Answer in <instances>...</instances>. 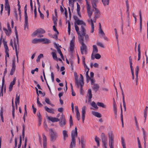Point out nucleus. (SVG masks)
<instances>
[{
	"mask_svg": "<svg viewBox=\"0 0 148 148\" xmlns=\"http://www.w3.org/2000/svg\"><path fill=\"white\" fill-rule=\"evenodd\" d=\"M108 139L105 135H103L101 138V141L103 148H108V142L110 148H114V136L112 132L108 133Z\"/></svg>",
	"mask_w": 148,
	"mask_h": 148,
	"instance_id": "obj_1",
	"label": "nucleus"
},
{
	"mask_svg": "<svg viewBox=\"0 0 148 148\" xmlns=\"http://www.w3.org/2000/svg\"><path fill=\"white\" fill-rule=\"evenodd\" d=\"M74 76L76 84L78 87L80 86L81 87V90H82V88L84 84L83 80V77L82 75L81 74H80V77L79 80L78 79V75H77V73L75 72L74 73Z\"/></svg>",
	"mask_w": 148,
	"mask_h": 148,
	"instance_id": "obj_2",
	"label": "nucleus"
},
{
	"mask_svg": "<svg viewBox=\"0 0 148 148\" xmlns=\"http://www.w3.org/2000/svg\"><path fill=\"white\" fill-rule=\"evenodd\" d=\"M45 31L42 28H39L35 32H34L32 34V37H35L38 36V37H43V36L41 34L45 33Z\"/></svg>",
	"mask_w": 148,
	"mask_h": 148,
	"instance_id": "obj_3",
	"label": "nucleus"
},
{
	"mask_svg": "<svg viewBox=\"0 0 148 148\" xmlns=\"http://www.w3.org/2000/svg\"><path fill=\"white\" fill-rule=\"evenodd\" d=\"M79 41L81 44V46L80 47V51L81 53L82 54H86L87 53V49L86 46L83 42V38H82V41L80 40H79Z\"/></svg>",
	"mask_w": 148,
	"mask_h": 148,
	"instance_id": "obj_4",
	"label": "nucleus"
},
{
	"mask_svg": "<svg viewBox=\"0 0 148 148\" xmlns=\"http://www.w3.org/2000/svg\"><path fill=\"white\" fill-rule=\"evenodd\" d=\"M89 0H86V8L88 17L90 18L92 15L93 11L91 8L90 4L88 3Z\"/></svg>",
	"mask_w": 148,
	"mask_h": 148,
	"instance_id": "obj_5",
	"label": "nucleus"
},
{
	"mask_svg": "<svg viewBox=\"0 0 148 148\" xmlns=\"http://www.w3.org/2000/svg\"><path fill=\"white\" fill-rule=\"evenodd\" d=\"M50 136L51 140L52 141H55L57 139L58 136L57 133L56 131H54L52 129L49 130Z\"/></svg>",
	"mask_w": 148,
	"mask_h": 148,
	"instance_id": "obj_6",
	"label": "nucleus"
},
{
	"mask_svg": "<svg viewBox=\"0 0 148 148\" xmlns=\"http://www.w3.org/2000/svg\"><path fill=\"white\" fill-rule=\"evenodd\" d=\"M93 8L94 9V19L96 20L97 18L101 17V15L99 10L96 7ZM92 10L93 11V10Z\"/></svg>",
	"mask_w": 148,
	"mask_h": 148,
	"instance_id": "obj_7",
	"label": "nucleus"
},
{
	"mask_svg": "<svg viewBox=\"0 0 148 148\" xmlns=\"http://www.w3.org/2000/svg\"><path fill=\"white\" fill-rule=\"evenodd\" d=\"M77 25H81L80 28V30L82 31L84 30L86 26V23L82 20H79L77 21L76 22H75Z\"/></svg>",
	"mask_w": 148,
	"mask_h": 148,
	"instance_id": "obj_8",
	"label": "nucleus"
},
{
	"mask_svg": "<svg viewBox=\"0 0 148 148\" xmlns=\"http://www.w3.org/2000/svg\"><path fill=\"white\" fill-rule=\"evenodd\" d=\"M74 27L75 30L78 34V40H82V38H83L81 34V31H79V28L76 24L74 23Z\"/></svg>",
	"mask_w": 148,
	"mask_h": 148,
	"instance_id": "obj_9",
	"label": "nucleus"
},
{
	"mask_svg": "<svg viewBox=\"0 0 148 148\" xmlns=\"http://www.w3.org/2000/svg\"><path fill=\"white\" fill-rule=\"evenodd\" d=\"M7 29L3 28V30L7 35L9 36L12 33V30L9 23H7Z\"/></svg>",
	"mask_w": 148,
	"mask_h": 148,
	"instance_id": "obj_10",
	"label": "nucleus"
},
{
	"mask_svg": "<svg viewBox=\"0 0 148 148\" xmlns=\"http://www.w3.org/2000/svg\"><path fill=\"white\" fill-rule=\"evenodd\" d=\"M60 121L59 123V124L60 126H64L66 123V120L64 116L62 114L59 120Z\"/></svg>",
	"mask_w": 148,
	"mask_h": 148,
	"instance_id": "obj_11",
	"label": "nucleus"
},
{
	"mask_svg": "<svg viewBox=\"0 0 148 148\" xmlns=\"http://www.w3.org/2000/svg\"><path fill=\"white\" fill-rule=\"evenodd\" d=\"M88 22L90 24L91 27V33H93L94 29V23H96V21L92 19H90L88 20Z\"/></svg>",
	"mask_w": 148,
	"mask_h": 148,
	"instance_id": "obj_12",
	"label": "nucleus"
},
{
	"mask_svg": "<svg viewBox=\"0 0 148 148\" xmlns=\"http://www.w3.org/2000/svg\"><path fill=\"white\" fill-rule=\"evenodd\" d=\"M129 63L130 65V67L131 70V72L132 77V79H134V69L132 66V59L131 58V57H130L129 58Z\"/></svg>",
	"mask_w": 148,
	"mask_h": 148,
	"instance_id": "obj_13",
	"label": "nucleus"
},
{
	"mask_svg": "<svg viewBox=\"0 0 148 148\" xmlns=\"http://www.w3.org/2000/svg\"><path fill=\"white\" fill-rule=\"evenodd\" d=\"M4 89V91H5V86H4V79L3 78L2 79V85L1 87V90L0 93V96H3V91Z\"/></svg>",
	"mask_w": 148,
	"mask_h": 148,
	"instance_id": "obj_14",
	"label": "nucleus"
},
{
	"mask_svg": "<svg viewBox=\"0 0 148 148\" xmlns=\"http://www.w3.org/2000/svg\"><path fill=\"white\" fill-rule=\"evenodd\" d=\"M86 106H84L82 108V116L83 122H84L85 119V114L86 113Z\"/></svg>",
	"mask_w": 148,
	"mask_h": 148,
	"instance_id": "obj_15",
	"label": "nucleus"
},
{
	"mask_svg": "<svg viewBox=\"0 0 148 148\" xmlns=\"http://www.w3.org/2000/svg\"><path fill=\"white\" fill-rule=\"evenodd\" d=\"M5 9L6 10L8 11V15H9L10 14V8L8 0H5Z\"/></svg>",
	"mask_w": 148,
	"mask_h": 148,
	"instance_id": "obj_16",
	"label": "nucleus"
},
{
	"mask_svg": "<svg viewBox=\"0 0 148 148\" xmlns=\"http://www.w3.org/2000/svg\"><path fill=\"white\" fill-rule=\"evenodd\" d=\"M62 134L63 139L64 141H65L69 137V135L68 133V132L66 130H63L62 131Z\"/></svg>",
	"mask_w": 148,
	"mask_h": 148,
	"instance_id": "obj_17",
	"label": "nucleus"
},
{
	"mask_svg": "<svg viewBox=\"0 0 148 148\" xmlns=\"http://www.w3.org/2000/svg\"><path fill=\"white\" fill-rule=\"evenodd\" d=\"M77 128L76 127H75V130H73L71 132L72 139H75V137L77 136Z\"/></svg>",
	"mask_w": 148,
	"mask_h": 148,
	"instance_id": "obj_18",
	"label": "nucleus"
},
{
	"mask_svg": "<svg viewBox=\"0 0 148 148\" xmlns=\"http://www.w3.org/2000/svg\"><path fill=\"white\" fill-rule=\"evenodd\" d=\"M81 34L83 38V36L85 37V38L86 40H88L89 39V36L88 34H86V29L81 31Z\"/></svg>",
	"mask_w": 148,
	"mask_h": 148,
	"instance_id": "obj_19",
	"label": "nucleus"
},
{
	"mask_svg": "<svg viewBox=\"0 0 148 148\" xmlns=\"http://www.w3.org/2000/svg\"><path fill=\"white\" fill-rule=\"evenodd\" d=\"M43 148H47V138L44 134H42Z\"/></svg>",
	"mask_w": 148,
	"mask_h": 148,
	"instance_id": "obj_20",
	"label": "nucleus"
},
{
	"mask_svg": "<svg viewBox=\"0 0 148 148\" xmlns=\"http://www.w3.org/2000/svg\"><path fill=\"white\" fill-rule=\"evenodd\" d=\"M16 81V77H15L14 78L12 81L10 82L9 85V89L10 91H12V89L13 85L15 84Z\"/></svg>",
	"mask_w": 148,
	"mask_h": 148,
	"instance_id": "obj_21",
	"label": "nucleus"
},
{
	"mask_svg": "<svg viewBox=\"0 0 148 148\" xmlns=\"http://www.w3.org/2000/svg\"><path fill=\"white\" fill-rule=\"evenodd\" d=\"M47 119L52 122H57L59 121V119L58 118L55 117H53L52 116H48Z\"/></svg>",
	"mask_w": 148,
	"mask_h": 148,
	"instance_id": "obj_22",
	"label": "nucleus"
},
{
	"mask_svg": "<svg viewBox=\"0 0 148 148\" xmlns=\"http://www.w3.org/2000/svg\"><path fill=\"white\" fill-rule=\"evenodd\" d=\"M101 57V56L99 53H96L93 55H92L91 58L93 60L95 58L97 59H100Z\"/></svg>",
	"mask_w": 148,
	"mask_h": 148,
	"instance_id": "obj_23",
	"label": "nucleus"
},
{
	"mask_svg": "<svg viewBox=\"0 0 148 148\" xmlns=\"http://www.w3.org/2000/svg\"><path fill=\"white\" fill-rule=\"evenodd\" d=\"M87 97L88 98V101L90 102L91 101V99L92 97V95L91 93V90L90 89H89L88 91L87 94Z\"/></svg>",
	"mask_w": 148,
	"mask_h": 148,
	"instance_id": "obj_24",
	"label": "nucleus"
},
{
	"mask_svg": "<svg viewBox=\"0 0 148 148\" xmlns=\"http://www.w3.org/2000/svg\"><path fill=\"white\" fill-rule=\"evenodd\" d=\"M55 16H53V22L54 23V25H57V12L56 11H55Z\"/></svg>",
	"mask_w": 148,
	"mask_h": 148,
	"instance_id": "obj_25",
	"label": "nucleus"
},
{
	"mask_svg": "<svg viewBox=\"0 0 148 148\" xmlns=\"http://www.w3.org/2000/svg\"><path fill=\"white\" fill-rule=\"evenodd\" d=\"M75 145V139H71L69 148H73Z\"/></svg>",
	"mask_w": 148,
	"mask_h": 148,
	"instance_id": "obj_26",
	"label": "nucleus"
},
{
	"mask_svg": "<svg viewBox=\"0 0 148 148\" xmlns=\"http://www.w3.org/2000/svg\"><path fill=\"white\" fill-rule=\"evenodd\" d=\"M74 48V42L73 41H71L70 44V51L71 52L73 51Z\"/></svg>",
	"mask_w": 148,
	"mask_h": 148,
	"instance_id": "obj_27",
	"label": "nucleus"
},
{
	"mask_svg": "<svg viewBox=\"0 0 148 148\" xmlns=\"http://www.w3.org/2000/svg\"><path fill=\"white\" fill-rule=\"evenodd\" d=\"M45 110L48 112L52 114H54V109L53 108H49L47 106H45Z\"/></svg>",
	"mask_w": 148,
	"mask_h": 148,
	"instance_id": "obj_28",
	"label": "nucleus"
},
{
	"mask_svg": "<svg viewBox=\"0 0 148 148\" xmlns=\"http://www.w3.org/2000/svg\"><path fill=\"white\" fill-rule=\"evenodd\" d=\"M40 42H43L44 44H48L50 42V41L46 38H40Z\"/></svg>",
	"mask_w": 148,
	"mask_h": 148,
	"instance_id": "obj_29",
	"label": "nucleus"
},
{
	"mask_svg": "<svg viewBox=\"0 0 148 148\" xmlns=\"http://www.w3.org/2000/svg\"><path fill=\"white\" fill-rule=\"evenodd\" d=\"M98 2V0H91V4L93 8H96L97 4Z\"/></svg>",
	"mask_w": 148,
	"mask_h": 148,
	"instance_id": "obj_30",
	"label": "nucleus"
},
{
	"mask_svg": "<svg viewBox=\"0 0 148 148\" xmlns=\"http://www.w3.org/2000/svg\"><path fill=\"white\" fill-rule=\"evenodd\" d=\"M19 100H20V97L19 96H18L17 94L16 95V97L15 99V106L16 107V109H17V104H19Z\"/></svg>",
	"mask_w": 148,
	"mask_h": 148,
	"instance_id": "obj_31",
	"label": "nucleus"
},
{
	"mask_svg": "<svg viewBox=\"0 0 148 148\" xmlns=\"http://www.w3.org/2000/svg\"><path fill=\"white\" fill-rule=\"evenodd\" d=\"M92 113L94 116L98 118H100L101 116V114L98 112L93 111L92 112Z\"/></svg>",
	"mask_w": 148,
	"mask_h": 148,
	"instance_id": "obj_32",
	"label": "nucleus"
},
{
	"mask_svg": "<svg viewBox=\"0 0 148 148\" xmlns=\"http://www.w3.org/2000/svg\"><path fill=\"white\" fill-rule=\"evenodd\" d=\"M28 17H25L24 28L25 30L28 29Z\"/></svg>",
	"mask_w": 148,
	"mask_h": 148,
	"instance_id": "obj_33",
	"label": "nucleus"
},
{
	"mask_svg": "<svg viewBox=\"0 0 148 148\" xmlns=\"http://www.w3.org/2000/svg\"><path fill=\"white\" fill-rule=\"evenodd\" d=\"M98 50L97 46L96 45L93 46V51L92 55H93L98 52Z\"/></svg>",
	"mask_w": 148,
	"mask_h": 148,
	"instance_id": "obj_34",
	"label": "nucleus"
},
{
	"mask_svg": "<svg viewBox=\"0 0 148 148\" xmlns=\"http://www.w3.org/2000/svg\"><path fill=\"white\" fill-rule=\"evenodd\" d=\"M148 109V107L146 106L145 109L144 110V117L145 118V121L147 116V112Z\"/></svg>",
	"mask_w": 148,
	"mask_h": 148,
	"instance_id": "obj_35",
	"label": "nucleus"
},
{
	"mask_svg": "<svg viewBox=\"0 0 148 148\" xmlns=\"http://www.w3.org/2000/svg\"><path fill=\"white\" fill-rule=\"evenodd\" d=\"M16 57V58L15 57H13L12 60V66H16L15 64L16 61L17 62H18V58H17V57Z\"/></svg>",
	"mask_w": 148,
	"mask_h": 148,
	"instance_id": "obj_36",
	"label": "nucleus"
},
{
	"mask_svg": "<svg viewBox=\"0 0 148 148\" xmlns=\"http://www.w3.org/2000/svg\"><path fill=\"white\" fill-rule=\"evenodd\" d=\"M90 66L91 68H92L93 66L95 68H98L99 67V65L97 63H93L91 62L90 64Z\"/></svg>",
	"mask_w": 148,
	"mask_h": 148,
	"instance_id": "obj_37",
	"label": "nucleus"
},
{
	"mask_svg": "<svg viewBox=\"0 0 148 148\" xmlns=\"http://www.w3.org/2000/svg\"><path fill=\"white\" fill-rule=\"evenodd\" d=\"M138 59H137L138 61H139L140 59V46L139 45H138Z\"/></svg>",
	"mask_w": 148,
	"mask_h": 148,
	"instance_id": "obj_38",
	"label": "nucleus"
},
{
	"mask_svg": "<svg viewBox=\"0 0 148 148\" xmlns=\"http://www.w3.org/2000/svg\"><path fill=\"white\" fill-rule=\"evenodd\" d=\"M77 13L78 15L80 17H81V15L79 11L80 10V6L79 5L78 3H77Z\"/></svg>",
	"mask_w": 148,
	"mask_h": 148,
	"instance_id": "obj_39",
	"label": "nucleus"
},
{
	"mask_svg": "<svg viewBox=\"0 0 148 148\" xmlns=\"http://www.w3.org/2000/svg\"><path fill=\"white\" fill-rule=\"evenodd\" d=\"M16 66H12V69L10 71V75H12L14 74L16 70Z\"/></svg>",
	"mask_w": 148,
	"mask_h": 148,
	"instance_id": "obj_40",
	"label": "nucleus"
},
{
	"mask_svg": "<svg viewBox=\"0 0 148 148\" xmlns=\"http://www.w3.org/2000/svg\"><path fill=\"white\" fill-rule=\"evenodd\" d=\"M3 42L4 44V48L5 49V52L8 51L9 50L6 42L3 39Z\"/></svg>",
	"mask_w": 148,
	"mask_h": 148,
	"instance_id": "obj_41",
	"label": "nucleus"
},
{
	"mask_svg": "<svg viewBox=\"0 0 148 148\" xmlns=\"http://www.w3.org/2000/svg\"><path fill=\"white\" fill-rule=\"evenodd\" d=\"M97 105L103 108H105L106 107V105L101 102H98L97 103Z\"/></svg>",
	"mask_w": 148,
	"mask_h": 148,
	"instance_id": "obj_42",
	"label": "nucleus"
},
{
	"mask_svg": "<svg viewBox=\"0 0 148 148\" xmlns=\"http://www.w3.org/2000/svg\"><path fill=\"white\" fill-rule=\"evenodd\" d=\"M99 35L101 37H103L104 36L105 34L102 29H99Z\"/></svg>",
	"mask_w": 148,
	"mask_h": 148,
	"instance_id": "obj_43",
	"label": "nucleus"
},
{
	"mask_svg": "<svg viewBox=\"0 0 148 148\" xmlns=\"http://www.w3.org/2000/svg\"><path fill=\"white\" fill-rule=\"evenodd\" d=\"M32 42L34 44H36L39 42H40V38H34L32 40Z\"/></svg>",
	"mask_w": 148,
	"mask_h": 148,
	"instance_id": "obj_44",
	"label": "nucleus"
},
{
	"mask_svg": "<svg viewBox=\"0 0 148 148\" xmlns=\"http://www.w3.org/2000/svg\"><path fill=\"white\" fill-rule=\"evenodd\" d=\"M43 57V55L42 54H40L38 56L36 60L37 62H38L40 61V58Z\"/></svg>",
	"mask_w": 148,
	"mask_h": 148,
	"instance_id": "obj_45",
	"label": "nucleus"
},
{
	"mask_svg": "<svg viewBox=\"0 0 148 148\" xmlns=\"http://www.w3.org/2000/svg\"><path fill=\"white\" fill-rule=\"evenodd\" d=\"M52 54L53 59L57 61H58V58L55 52H53L52 53Z\"/></svg>",
	"mask_w": 148,
	"mask_h": 148,
	"instance_id": "obj_46",
	"label": "nucleus"
},
{
	"mask_svg": "<svg viewBox=\"0 0 148 148\" xmlns=\"http://www.w3.org/2000/svg\"><path fill=\"white\" fill-rule=\"evenodd\" d=\"M143 136L144 140V143H145L146 134V132L143 129H142Z\"/></svg>",
	"mask_w": 148,
	"mask_h": 148,
	"instance_id": "obj_47",
	"label": "nucleus"
},
{
	"mask_svg": "<svg viewBox=\"0 0 148 148\" xmlns=\"http://www.w3.org/2000/svg\"><path fill=\"white\" fill-rule=\"evenodd\" d=\"M76 117L77 119L78 120H79L80 116V113L79 111L76 112Z\"/></svg>",
	"mask_w": 148,
	"mask_h": 148,
	"instance_id": "obj_48",
	"label": "nucleus"
},
{
	"mask_svg": "<svg viewBox=\"0 0 148 148\" xmlns=\"http://www.w3.org/2000/svg\"><path fill=\"white\" fill-rule=\"evenodd\" d=\"M57 51L58 52V53L59 54H60L61 58L63 60H64V56L63 55V54L62 53V52L61 51V50L59 48H57Z\"/></svg>",
	"mask_w": 148,
	"mask_h": 148,
	"instance_id": "obj_49",
	"label": "nucleus"
},
{
	"mask_svg": "<svg viewBox=\"0 0 148 148\" xmlns=\"http://www.w3.org/2000/svg\"><path fill=\"white\" fill-rule=\"evenodd\" d=\"M102 2L104 5H108L109 3V0H102Z\"/></svg>",
	"mask_w": 148,
	"mask_h": 148,
	"instance_id": "obj_50",
	"label": "nucleus"
},
{
	"mask_svg": "<svg viewBox=\"0 0 148 148\" xmlns=\"http://www.w3.org/2000/svg\"><path fill=\"white\" fill-rule=\"evenodd\" d=\"M92 85H93L92 86V88L93 89L96 90H97L98 89L99 87L98 85L95 84Z\"/></svg>",
	"mask_w": 148,
	"mask_h": 148,
	"instance_id": "obj_51",
	"label": "nucleus"
},
{
	"mask_svg": "<svg viewBox=\"0 0 148 148\" xmlns=\"http://www.w3.org/2000/svg\"><path fill=\"white\" fill-rule=\"evenodd\" d=\"M90 105L94 108L96 109H98V107L97 106V104L94 101L90 103Z\"/></svg>",
	"mask_w": 148,
	"mask_h": 148,
	"instance_id": "obj_52",
	"label": "nucleus"
},
{
	"mask_svg": "<svg viewBox=\"0 0 148 148\" xmlns=\"http://www.w3.org/2000/svg\"><path fill=\"white\" fill-rule=\"evenodd\" d=\"M99 139L97 136H96L95 138V141L96 142L97 145L98 146H99Z\"/></svg>",
	"mask_w": 148,
	"mask_h": 148,
	"instance_id": "obj_53",
	"label": "nucleus"
},
{
	"mask_svg": "<svg viewBox=\"0 0 148 148\" xmlns=\"http://www.w3.org/2000/svg\"><path fill=\"white\" fill-rule=\"evenodd\" d=\"M69 5L70 7H71L72 8L73 7V3L74 2V0H69Z\"/></svg>",
	"mask_w": 148,
	"mask_h": 148,
	"instance_id": "obj_54",
	"label": "nucleus"
},
{
	"mask_svg": "<svg viewBox=\"0 0 148 148\" xmlns=\"http://www.w3.org/2000/svg\"><path fill=\"white\" fill-rule=\"evenodd\" d=\"M15 50L16 54V57H17V58H18V54L19 52V49H18L16 45H15Z\"/></svg>",
	"mask_w": 148,
	"mask_h": 148,
	"instance_id": "obj_55",
	"label": "nucleus"
},
{
	"mask_svg": "<svg viewBox=\"0 0 148 148\" xmlns=\"http://www.w3.org/2000/svg\"><path fill=\"white\" fill-rule=\"evenodd\" d=\"M89 69H88V70L86 71V78L87 79V82H88V80L90 79V77L88 76V71H89Z\"/></svg>",
	"mask_w": 148,
	"mask_h": 148,
	"instance_id": "obj_56",
	"label": "nucleus"
},
{
	"mask_svg": "<svg viewBox=\"0 0 148 148\" xmlns=\"http://www.w3.org/2000/svg\"><path fill=\"white\" fill-rule=\"evenodd\" d=\"M97 44L98 46H99L102 48H104L105 47L104 44L101 42H98L97 43Z\"/></svg>",
	"mask_w": 148,
	"mask_h": 148,
	"instance_id": "obj_57",
	"label": "nucleus"
},
{
	"mask_svg": "<svg viewBox=\"0 0 148 148\" xmlns=\"http://www.w3.org/2000/svg\"><path fill=\"white\" fill-rule=\"evenodd\" d=\"M121 143L123 148H126L125 142L124 139L122 138H121Z\"/></svg>",
	"mask_w": 148,
	"mask_h": 148,
	"instance_id": "obj_58",
	"label": "nucleus"
},
{
	"mask_svg": "<svg viewBox=\"0 0 148 148\" xmlns=\"http://www.w3.org/2000/svg\"><path fill=\"white\" fill-rule=\"evenodd\" d=\"M27 5H25L24 7V13H25V17H28L27 13Z\"/></svg>",
	"mask_w": 148,
	"mask_h": 148,
	"instance_id": "obj_59",
	"label": "nucleus"
},
{
	"mask_svg": "<svg viewBox=\"0 0 148 148\" xmlns=\"http://www.w3.org/2000/svg\"><path fill=\"white\" fill-rule=\"evenodd\" d=\"M90 80L91 82V83L92 85H93L94 84H95V80L93 79V78H90L88 80V82H89V81Z\"/></svg>",
	"mask_w": 148,
	"mask_h": 148,
	"instance_id": "obj_60",
	"label": "nucleus"
},
{
	"mask_svg": "<svg viewBox=\"0 0 148 148\" xmlns=\"http://www.w3.org/2000/svg\"><path fill=\"white\" fill-rule=\"evenodd\" d=\"M134 120H135V122L136 126L137 128H138V122L137 121L136 117L135 116H134Z\"/></svg>",
	"mask_w": 148,
	"mask_h": 148,
	"instance_id": "obj_61",
	"label": "nucleus"
},
{
	"mask_svg": "<svg viewBox=\"0 0 148 148\" xmlns=\"http://www.w3.org/2000/svg\"><path fill=\"white\" fill-rule=\"evenodd\" d=\"M69 121H70V126H71L73 125V122L72 119V117L71 116H70Z\"/></svg>",
	"mask_w": 148,
	"mask_h": 148,
	"instance_id": "obj_62",
	"label": "nucleus"
},
{
	"mask_svg": "<svg viewBox=\"0 0 148 148\" xmlns=\"http://www.w3.org/2000/svg\"><path fill=\"white\" fill-rule=\"evenodd\" d=\"M8 51L7 52H5L6 54L5 56V62L6 63L7 62V57H9V55L8 53Z\"/></svg>",
	"mask_w": 148,
	"mask_h": 148,
	"instance_id": "obj_63",
	"label": "nucleus"
},
{
	"mask_svg": "<svg viewBox=\"0 0 148 148\" xmlns=\"http://www.w3.org/2000/svg\"><path fill=\"white\" fill-rule=\"evenodd\" d=\"M45 102L48 104H50L51 102L49 98H46L45 99Z\"/></svg>",
	"mask_w": 148,
	"mask_h": 148,
	"instance_id": "obj_64",
	"label": "nucleus"
}]
</instances>
